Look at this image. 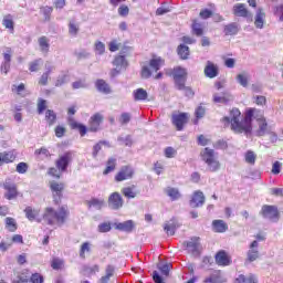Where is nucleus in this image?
Returning <instances> with one entry per match:
<instances>
[{
  "mask_svg": "<svg viewBox=\"0 0 283 283\" xmlns=\"http://www.w3.org/2000/svg\"><path fill=\"white\" fill-rule=\"evenodd\" d=\"M25 216L28 220L33 222V220H36V222H41L42 220L50 224L51 227H62L67 222V217L70 216V210H67V207L62 206L54 210L52 207H46L42 213V218H39V210H34L30 207L25 208L24 210Z\"/></svg>",
  "mask_w": 283,
  "mask_h": 283,
  "instance_id": "nucleus-1",
  "label": "nucleus"
},
{
  "mask_svg": "<svg viewBox=\"0 0 283 283\" xmlns=\"http://www.w3.org/2000/svg\"><path fill=\"white\" fill-rule=\"evenodd\" d=\"M224 127H230L234 134H244L249 136L253 132V125L251 124V112H247L244 116L239 108H232L228 116L221 119Z\"/></svg>",
  "mask_w": 283,
  "mask_h": 283,
  "instance_id": "nucleus-2",
  "label": "nucleus"
},
{
  "mask_svg": "<svg viewBox=\"0 0 283 283\" xmlns=\"http://www.w3.org/2000/svg\"><path fill=\"white\" fill-rule=\"evenodd\" d=\"M165 65V60L160 56L154 55L150 60L148 65H144L142 67V78H150L154 72H158Z\"/></svg>",
  "mask_w": 283,
  "mask_h": 283,
  "instance_id": "nucleus-3",
  "label": "nucleus"
},
{
  "mask_svg": "<svg viewBox=\"0 0 283 283\" xmlns=\"http://www.w3.org/2000/svg\"><path fill=\"white\" fill-rule=\"evenodd\" d=\"M201 158L208 165L209 171H218L220 169V161H218L213 149L205 148L201 153Z\"/></svg>",
  "mask_w": 283,
  "mask_h": 283,
  "instance_id": "nucleus-4",
  "label": "nucleus"
},
{
  "mask_svg": "<svg viewBox=\"0 0 283 283\" xmlns=\"http://www.w3.org/2000/svg\"><path fill=\"white\" fill-rule=\"evenodd\" d=\"M50 189L53 197V202L59 205L61 198H63V191H65V184L57 181H50Z\"/></svg>",
  "mask_w": 283,
  "mask_h": 283,
  "instance_id": "nucleus-5",
  "label": "nucleus"
},
{
  "mask_svg": "<svg viewBox=\"0 0 283 283\" xmlns=\"http://www.w3.org/2000/svg\"><path fill=\"white\" fill-rule=\"evenodd\" d=\"M261 214L265 220H270L271 222H277L280 220V212L275 206H263Z\"/></svg>",
  "mask_w": 283,
  "mask_h": 283,
  "instance_id": "nucleus-6",
  "label": "nucleus"
},
{
  "mask_svg": "<svg viewBox=\"0 0 283 283\" xmlns=\"http://www.w3.org/2000/svg\"><path fill=\"white\" fill-rule=\"evenodd\" d=\"M114 69L111 71V76H118L123 70L127 67L125 55H117L113 61Z\"/></svg>",
  "mask_w": 283,
  "mask_h": 283,
  "instance_id": "nucleus-7",
  "label": "nucleus"
},
{
  "mask_svg": "<svg viewBox=\"0 0 283 283\" xmlns=\"http://www.w3.org/2000/svg\"><path fill=\"white\" fill-rule=\"evenodd\" d=\"M130 178H134V168L130 166L122 167L115 176L116 182H123V180H129Z\"/></svg>",
  "mask_w": 283,
  "mask_h": 283,
  "instance_id": "nucleus-8",
  "label": "nucleus"
},
{
  "mask_svg": "<svg viewBox=\"0 0 283 283\" xmlns=\"http://www.w3.org/2000/svg\"><path fill=\"white\" fill-rule=\"evenodd\" d=\"M124 205L123 197L118 192H113L108 197V207L109 209H113L114 211H118V209H122Z\"/></svg>",
  "mask_w": 283,
  "mask_h": 283,
  "instance_id": "nucleus-9",
  "label": "nucleus"
},
{
  "mask_svg": "<svg viewBox=\"0 0 283 283\" xmlns=\"http://www.w3.org/2000/svg\"><path fill=\"white\" fill-rule=\"evenodd\" d=\"M187 120H189V114L187 113H180V114H174L172 115V125L178 129V132H181L182 127L187 125Z\"/></svg>",
  "mask_w": 283,
  "mask_h": 283,
  "instance_id": "nucleus-10",
  "label": "nucleus"
},
{
  "mask_svg": "<svg viewBox=\"0 0 283 283\" xmlns=\"http://www.w3.org/2000/svg\"><path fill=\"white\" fill-rule=\"evenodd\" d=\"M71 160H72V151H67L64 155H62L55 163L59 171H65Z\"/></svg>",
  "mask_w": 283,
  "mask_h": 283,
  "instance_id": "nucleus-11",
  "label": "nucleus"
},
{
  "mask_svg": "<svg viewBox=\"0 0 283 283\" xmlns=\"http://www.w3.org/2000/svg\"><path fill=\"white\" fill-rule=\"evenodd\" d=\"M205 205V193L200 190H197L192 193L190 199V207L192 209H198V207H202Z\"/></svg>",
  "mask_w": 283,
  "mask_h": 283,
  "instance_id": "nucleus-12",
  "label": "nucleus"
},
{
  "mask_svg": "<svg viewBox=\"0 0 283 283\" xmlns=\"http://www.w3.org/2000/svg\"><path fill=\"white\" fill-rule=\"evenodd\" d=\"M260 243L258 241H252L249 250H248V260L249 262H255L258 258H260V250H259Z\"/></svg>",
  "mask_w": 283,
  "mask_h": 283,
  "instance_id": "nucleus-13",
  "label": "nucleus"
},
{
  "mask_svg": "<svg viewBox=\"0 0 283 283\" xmlns=\"http://www.w3.org/2000/svg\"><path fill=\"white\" fill-rule=\"evenodd\" d=\"M3 188L7 191L4 193V198H7V200H14V198H17L18 196L17 185L11 182L10 180H6V182L3 184Z\"/></svg>",
  "mask_w": 283,
  "mask_h": 283,
  "instance_id": "nucleus-14",
  "label": "nucleus"
},
{
  "mask_svg": "<svg viewBox=\"0 0 283 283\" xmlns=\"http://www.w3.org/2000/svg\"><path fill=\"white\" fill-rule=\"evenodd\" d=\"M216 262L219 266H229L231 264V256L224 251H219L216 254Z\"/></svg>",
  "mask_w": 283,
  "mask_h": 283,
  "instance_id": "nucleus-15",
  "label": "nucleus"
},
{
  "mask_svg": "<svg viewBox=\"0 0 283 283\" xmlns=\"http://www.w3.org/2000/svg\"><path fill=\"white\" fill-rule=\"evenodd\" d=\"M101 123H103V115H101V113H96L90 118V132H98Z\"/></svg>",
  "mask_w": 283,
  "mask_h": 283,
  "instance_id": "nucleus-16",
  "label": "nucleus"
},
{
  "mask_svg": "<svg viewBox=\"0 0 283 283\" xmlns=\"http://www.w3.org/2000/svg\"><path fill=\"white\" fill-rule=\"evenodd\" d=\"M185 244L190 253H198V251H200V238L198 237L191 238L190 241L185 242Z\"/></svg>",
  "mask_w": 283,
  "mask_h": 283,
  "instance_id": "nucleus-17",
  "label": "nucleus"
},
{
  "mask_svg": "<svg viewBox=\"0 0 283 283\" xmlns=\"http://www.w3.org/2000/svg\"><path fill=\"white\" fill-rule=\"evenodd\" d=\"M38 45L42 54H48V52H50V39H48V36L45 35L40 36L38 39Z\"/></svg>",
  "mask_w": 283,
  "mask_h": 283,
  "instance_id": "nucleus-18",
  "label": "nucleus"
},
{
  "mask_svg": "<svg viewBox=\"0 0 283 283\" xmlns=\"http://www.w3.org/2000/svg\"><path fill=\"white\" fill-rule=\"evenodd\" d=\"M122 193L124 198H128V200H132L138 196V190H136V186L133 185L122 188Z\"/></svg>",
  "mask_w": 283,
  "mask_h": 283,
  "instance_id": "nucleus-19",
  "label": "nucleus"
},
{
  "mask_svg": "<svg viewBox=\"0 0 283 283\" xmlns=\"http://www.w3.org/2000/svg\"><path fill=\"white\" fill-rule=\"evenodd\" d=\"M134 227L135 224L132 220L115 224V229H117L118 231H125L126 233H132V231H134Z\"/></svg>",
  "mask_w": 283,
  "mask_h": 283,
  "instance_id": "nucleus-20",
  "label": "nucleus"
},
{
  "mask_svg": "<svg viewBox=\"0 0 283 283\" xmlns=\"http://www.w3.org/2000/svg\"><path fill=\"white\" fill-rule=\"evenodd\" d=\"M227 229H229V226H227V222L223 220L212 221V231H214V233H224Z\"/></svg>",
  "mask_w": 283,
  "mask_h": 283,
  "instance_id": "nucleus-21",
  "label": "nucleus"
},
{
  "mask_svg": "<svg viewBox=\"0 0 283 283\" xmlns=\"http://www.w3.org/2000/svg\"><path fill=\"white\" fill-rule=\"evenodd\" d=\"M205 74L208 78H216V76H218V66L211 62H208L205 67Z\"/></svg>",
  "mask_w": 283,
  "mask_h": 283,
  "instance_id": "nucleus-22",
  "label": "nucleus"
},
{
  "mask_svg": "<svg viewBox=\"0 0 283 283\" xmlns=\"http://www.w3.org/2000/svg\"><path fill=\"white\" fill-rule=\"evenodd\" d=\"M265 17L266 14L264 13V11L262 9H258L255 20H254L255 28H258L259 30H262V28H264Z\"/></svg>",
  "mask_w": 283,
  "mask_h": 283,
  "instance_id": "nucleus-23",
  "label": "nucleus"
},
{
  "mask_svg": "<svg viewBox=\"0 0 283 283\" xmlns=\"http://www.w3.org/2000/svg\"><path fill=\"white\" fill-rule=\"evenodd\" d=\"M233 14L235 17H249V10H247V7L242 3L234 4L233 7Z\"/></svg>",
  "mask_w": 283,
  "mask_h": 283,
  "instance_id": "nucleus-24",
  "label": "nucleus"
},
{
  "mask_svg": "<svg viewBox=\"0 0 283 283\" xmlns=\"http://www.w3.org/2000/svg\"><path fill=\"white\" fill-rule=\"evenodd\" d=\"M231 94L229 93H221V94H218L216 93L213 95V103H221V104H224V103H229V101H231Z\"/></svg>",
  "mask_w": 283,
  "mask_h": 283,
  "instance_id": "nucleus-25",
  "label": "nucleus"
},
{
  "mask_svg": "<svg viewBox=\"0 0 283 283\" xmlns=\"http://www.w3.org/2000/svg\"><path fill=\"white\" fill-rule=\"evenodd\" d=\"M134 101H147L149 94L145 91V88H137L133 92Z\"/></svg>",
  "mask_w": 283,
  "mask_h": 283,
  "instance_id": "nucleus-26",
  "label": "nucleus"
},
{
  "mask_svg": "<svg viewBox=\"0 0 283 283\" xmlns=\"http://www.w3.org/2000/svg\"><path fill=\"white\" fill-rule=\"evenodd\" d=\"M247 112H251V122L253 120V118H255L259 123H261L262 120H266L264 118V112L256 109V108H250Z\"/></svg>",
  "mask_w": 283,
  "mask_h": 283,
  "instance_id": "nucleus-27",
  "label": "nucleus"
},
{
  "mask_svg": "<svg viewBox=\"0 0 283 283\" xmlns=\"http://www.w3.org/2000/svg\"><path fill=\"white\" fill-rule=\"evenodd\" d=\"M176 229V221H168L164 224V231L167 233V235H175Z\"/></svg>",
  "mask_w": 283,
  "mask_h": 283,
  "instance_id": "nucleus-28",
  "label": "nucleus"
},
{
  "mask_svg": "<svg viewBox=\"0 0 283 283\" xmlns=\"http://www.w3.org/2000/svg\"><path fill=\"white\" fill-rule=\"evenodd\" d=\"M237 82L241 84L242 87H249V73L243 72L238 74Z\"/></svg>",
  "mask_w": 283,
  "mask_h": 283,
  "instance_id": "nucleus-29",
  "label": "nucleus"
},
{
  "mask_svg": "<svg viewBox=\"0 0 283 283\" xmlns=\"http://www.w3.org/2000/svg\"><path fill=\"white\" fill-rule=\"evenodd\" d=\"M4 222L8 231H10L11 233H14V231H17V220L14 218L7 217Z\"/></svg>",
  "mask_w": 283,
  "mask_h": 283,
  "instance_id": "nucleus-30",
  "label": "nucleus"
},
{
  "mask_svg": "<svg viewBox=\"0 0 283 283\" xmlns=\"http://www.w3.org/2000/svg\"><path fill=\"white\" fill-rule=\"evenodd\" d=\"M177 52L180 59H182L184 61H187V59H189V46L180 44L177 49Z\"/></svg>",
  "mask_w": 283,
  "mask_h": 283,
  "instance_id": "nucleus-31",
  "label": "nucleus"
},
{
  "mask_svg": "<svg viewBox=\"0 0 283 283\" xmlns=\"http://www.w3.org/2000/svg\"><path fill=\"white\" fill-rule=\"evenodd\" d=\"M78 30H80L78 23L74 20H71L69 22V34L71 36H77L78 35Z\"/></svg>",
  "mask_w": 283,
  "mask_h": 283,
  "instance_id": "nucleus-32",
  "label": "nucleus"
},
{
  "mask_svg": "<svg viewBox=\"0 0 283 283\" xmlns=\"http://www.w3.org/2000/svg\"><path fill=\"white\" fill-rule=\"evenodd\" d=\"M96 88L98 92H103V94H109L111 92L109 85L103 80L96 82Z\"/></svg>",
  "mask_w": 283,
  "mask_h": 283,
  "instance_id": "nucleus-33",
  "label": "nucleus"
},
{
  "mask_svg": "<svg viewBox=\"0 0 283 283\" xmlns=\"http://www.w3.org/2000/svg\"><path fill=\"white\" fill-rule=\"evenodd\" d=\"M114 276V266L107 265L106 275L102 276L99 283H109V279Z\"/></svg>",
  "mask_w": 283,
  "mask_h": 283,
  "instance_id": "nucleus-34",
  "label": "nucleus"
},
{
  "mask_svg": "<svg viewBox=\"0 0 283 283\" xmlns=\"http://www.w3.org/2000/svg\"><path fill=\"white\" fill-rule=\"evenodd\" d=\"M174 78H186L187 77V70L184 67H175L172 71Z\"/></svg>",
  "mask_w": 283,
  "mask_h": 283,
  "instance_id": "nucleus-35",
  "label": "nucleus"
},
{
  "mask_svg": "<svg viewBox=\"0 0 283 283\" xmlns=\"http://www.w3.org/2000/svg\"><path fill=\"white\" fill-rule=\"evenodd\" d=\"M244 158L248 165H255V160H258V155L252 150H248L244 155Z\"/></svg>",
  "mask_w": 283,
  "mask_h": 283,
  "instance_id": "nucleus-36",
  "label": "nucleus"
},
{
  "mask_svg": "<svg viewBox=\"0 0 283 283\" xmlns=\"http://www.w3.org/2000/svg\"><path fill=\"white\" fill-rule=\"evenodd\" d=\"M91 252H92V243L90 242L82 243L80 249V258L85 259V253H91Z\"/></svg>",
  "mask_w": 283,
  "mask_h": 283,
  "instance_id": "nucleus-37",
  "label": "nucleus"
},
{
  "mask_svg": "<svg viewBox=\"0 0 283 283\" xmlns=\"http://www.w3.org/2000/svg\"><path fill=\"white\" fill-rule=\"evenodd\" d=\"M70 76L67 75V73H61L56 81H55V87H62V85H65V83H67Z\"/></svg>",
  "mask_w": 283,
  "mask_h": 283,
  "instance_id": "nucleus-38",
  "label": "nucleus"
},
{
  "mask_svg": "<svg viewBox=\"0 0 283 283\" xmlns=\"http://www.w3.org/2000/svg\"><path fill=\"white\" fill-rule=\"evenodd\" d=\"M30 282V272L24 270L18 274L17 283H28Z\"/></svg>",
  "mask_w": 283,
  "mask_h": 283,
  "instance_id": "nucleus-39",
  "label": "nucleus"
},
{
  "mask_svg": "<svg viewBox=\"0 0 283 283\" xmlns=\"http://www.w3.org/2000/svg\"><path fill=\"white\" fill-rule=\"evenodd\" d=\"M35 156L39 160H45V158H50V150L46 148H40L35 150Z\"/></svg>",
  "mask_w": 283,
  "mask_h": 283,
  "instance_id": "nucleus-40",
  "label": "nucleus"
},
{
  "mask_svg": "<svg viewBox=\"0 0 283 283\" xmlns=\"http://www.w3.org/2000/svg\"><path fill=\"white\" fill-rule=\"evenodd\" d=\"M166 193L171 200H179L180 198V191L177 188H168L166 189Z\"/></svg>",
  "mask_w": 283,
  "mask_h": 283,
  "instance_id": "nucleus-41",
  "label": "nucleus"
},
{
  "mask_svg": "<svg viewBox=\"0 0 283 283\" xmlns=\"http://www.w3.org/2000/svg\"><path fill=\"white\" fill-rule=\"evenodd\" d=\"M88 207H93L94 209H97L99 211V209L105 207V200H103V199H92L88 202Z\"/></svg>",
  "mask_w": 283,
  "mask_h": 283,
  "instance_id": "nucleus-42",
  "label": "nucleus"
},
{
  "mask_svg": "<svg viewBox=\"0 0 283 283\" xmlns=\"http://www.w3.org/2000/svg\"><path fill=\"white\" fill-rule=\"evenodd\" d=\"M17 159V154L14 151L3 153L2 154V163H14Z\"/></svg>",
  "mask_w": 283,
  "mask_h": 283,
  "instance_id": "nucleus-43",
  "label": "nucleus"
},
{
  "mask_svg": "<svg viewBox=\"0 0 283 283\" xmlns=\"http://www.w3.org/2000/svg\"><path fill=\"white\" fill-rule=\"evenodd\" d=\"M116 169V159L109 158L106 164V169L104 170V175L107 176V174H112Z\"/></svg>",
  "mask_w": 283,
  "mask_h": 283,
  "instance_id": "nucleus-44",
  "label": "nucleus"
},
{
  "mask_svg": "<svg viewBox=\"0 0 283 283\" xmlns=\"http://www.w3.org/2000/svg\"><path fill=\"white\" fill-rule=\"evenodd\" d=\"M41 65H43V60L38 59L29 64L30 72H39L41 70Z\"/></svg>",
  "mask_w": 283,
  "mask_h": 283,
  "instance_id": "nucleus-45",
  "label": "nucleus"
},
{
  "mask_svg": "<svg viewBox=\"0 0 283 283\" xmlns=\"http://www.w3.org/2000/svg\"><path fill=\"white\" fill-rule=\"evenodd\" d=\"M45 119L49 125H53L54 123H56V113H54V111L52 109H48L45 113Z\"/></svg>",
  "mask_w": 283,
  "mask_h": 283,
  "instance_id": "nucleus-46",
  "label": "nucleus"
},
{
  "mask_svg": "<svg viewBox=\"0 0 283 283\" xmlns=\"http://www.w3.org/2000/svg\"><path fill=\"white\" fill-rule=\"evenodd\" d=\"M104 147H109V143L107 142H99L97 143L94 147H93V158H96V156H98V151H101V149H103Z\"/></svg>",
  "mask_w": 283,
  "mask_h": 283,
  "instance_id": "nucleus-47",
  "label": "nucleus"
},
{
  "mask_svg": "<svg viewBox=\"0 0 283 283\" xmlns=\"http://www.w3.org/2000/svg\"><path fill=\"white\" fill-rule=\"evenodd\" d=\"M71 126H72L73 129H78L81 136H85L87 134V127H85V125H83V124L72 122Z\"/></svg>",
  "mask_w": 283,
  "mask_h": 283,
  "instance_id": "nucleus-48",
  "label": "nucleus"
},
{
  "mask_svg": "<svg viewBox=\"0 0 283 283\" xmlns=\"http://www.w3.org/2000/svg\"><path fill=\"white\" fill-rule=\"evenodd\" d=\"M266 127H269L266 119L259 122V130L256 132V136H264L266 134Z\"/></svg>",
  "mask_w": 283,
  "mask_h": 283,
  "instance_id": "nucleus-49",
  "label": "nucleus"
},
{
  "mask_svg": "<svg viewBox=\"0 0 283 283\" xmlns=\"http://www.w3.org/2000/svg\"><path fill=\"white\" fill-rule=\"evenodd\" d=\"M177 155H178V150H176V148L174 147H166L164 149V156L166 158H176Z\"/></svg>",
  "mask_w": 283,
  "mask_h": 283,
  "instance_id": "nucleus-50",
  "label": "nucleus"
},
{
  "mask_svg": "<svg viewBox=\"0 0 283 283\" xmlns=\"http://www.w3.org/2000/svg\"><path fill=\"white\" fill-rule=\"evenodd\" d=\"M97 231L99 233H109L112 231V223L109 222H103L97 227Z\"/></svg>",
  "mask_w": 283,
  "mask_h": 283,
  "instance_id": "nucleus-51",
  "label": "nucleus"
},
{
  "mask_svg": "<svg viewBox=\"0 0 283 283\" xmlns=\"http://www.w3.org/2000/svg\"><path fill=\"white\" fill-rule=\"evenodd\" d=\"M129 120H132L130 113H122L118 117V123H120V125H127Z\"/></svg>",
  "mask_w": 283,
  "mask_h": 283,
  "instance_id": "nucleus-52",
  "label": "nucleus"
},
{
  "mask_svg": "<svg viewBox=\"0 0 283 283\" xmlns=\"http://www.w3.org/2000/svg\"><path fill=\"white\" fill-rule=\"evenodd\" d=\"M64 264L65 262L61 259H53L51 262V266L54 271H60V269H63Z\"/></svg>",
  "mask_w": 283,
  "mask_h": 283,
  "instance_id": "nucleus-53",
  "label": "nucleus"
},
{
  "mask_svg": "<svg viewBox=\"0 0 283 283\" xmlns=\"http://www.w3.org/2000/svg\"><path fill=\"white\" fill-rule=\"evenodd\" d=\"M2 25H4L7 30H14V21H12V18H10V15L3 18Z\"/></svg>",
  "mask_w": 283,
  "mask_h": 283,
  "instance_id": "nucleus-54",
  "label": "nucleus"
},
{
  "mask_svg": "<svg viewBox=\"0 0 283 283\" xmlns=\"http://www.w3.org/2000/svg\"><path fill=\"white\" fill-rule=\"evenodd\" d=\"M175 83L178 90H187L188 94H193L190 88L185 86V78H175Z\"/></svg>",
  "mask_w": 283,
  "mask_h": 283,
  "instance_id": "nucleus-55",
  "label": "nucleus"
},
{
  "mask_svg": "<svg viewBox=\"0 0 283 283\" xmlns=\"http://www.w3.org/2000/svg\"><path fill=\"white\" fill-rule=\"evenodd\" d=\"M224 32L227 35H233L238 32V25L235 24H228L224 27Z\"/></svg>",
  "mask_w": 283,
  "mask_h": 283,
  "instance_id": "nucleus-56",
  "label": "nucleus"
},
{
  "mask_svg": "<svg viewBox=\"0 0 283 283\" xmlns=\"http://www.w3.org/2000/svg\"><path fill=\"white\" fill-rule=\"evenodd\" d=\"M109 52H118L120 50V43L117 40H113L108 44Z\"/></svg>",
  "mask_w": 283,
  "mask_h": 283,
  "instance_id": "nucleus-57",
  "label": "nucleus"
},
{
  "mask_svg": "<svg viewBox=\"0 0 283 283\" xmlns=\"http://www.w3.org/2000/svg\"><path fill=\"white\" fill-rule=\"evenodd\" d=\"M95 52L96 54H105V43L97 41L95 42Z\"/></svg>",
  "mask_w": 283,
  "mask_h": 283,
  "instance_id": "nucleus-58",
  "label": "nucleus"
},
{
  "mask_svg": "<svg viewBox=\"0 0 283 283\" xmlns=\"http://www.w3.org/2000/svg\"><path fill=\"white\" fill-rule=\"evenodd\" d=\"M72 87L73 90H83L87 87V83H85V81L83 80H80V81L73 82Z\"/></svg>",
  "mask_w": 283,
  "mask_h": 283,
  "instance_id": "nucleus-59",
  "label": "nucleus"
},
{
  "mask_svg": "<svg viewBox=\"0 0 283 283\" xmlns=\"http://www.w3.org/2000/svg\"><path fill=\"white\" fill-rule=\"evenodd\" d=\"M29 282H31V283H43V276L39 273H34L30 276Z\"/></svg>",
  "mask_w": 283,
  "mask_h": 283,
  "instance_id": "nucleus-60",
  "label": "nucleus"
},
{
  "mask_svg": "<svg viewBox=\"0 0 283 283\" xmlns=\"http://www.w3.org/2000/svg\"><path fill=\"white\" fill-rule=\"evenodd\" d=\"M192 30H193V33L197 35V36H202V24L198 23V22H195L192 24Z\"/></svg>",
  "mask_w": 283,
  "mask_h": 283,
  "instance_id": "nucleus-61",
  "label": "nucleus"
},
{
  "mask_svg": "<svg viewBox=\"0 0 283 283\" xmlns=\"http://www.w3.org/2000/svg\"><path fill=\"white\" fill-rule=\"evenodd\" d=\"M118 14H119V17H127V14H129V7L122 4L118 8Z\"/></svg>",
  "mask_w": 283,
  "mask_h": 283,
  "instance_id": "nucleus-62",
  "label": "nucleus"
},
{
  "mask_svg": "<svg viewBox=\"0 0 283 283\" xmlns=\"http://www.w3.org/2000/svg\"><path fill=\"white\" fill-rule=\"evenodd\" d=\"M255 105H266V97L262 95H256L253 97Z\"/></svg>",
  "mask_w": 283,
  "mask_h": 283,
  "instance_id": "nucleus-63",
  "label": "nucleus"
},
{
  "mask_svg": "<svg viewBox=\"0 0 283 283\" xmlns=\"http://www.w3.org/2000/svg\"><path fill=\"white\" fill-rule=\"evenodd\" d=\"M15 170L18 171V174H25V171H28V164L25 163L18 164Z\"/></svg>",
  "mask_w": 283,
  "mask_h": 283,
  "instance_id": "nucleus-64",
  "label": "nucleus"
}]
</instances>
